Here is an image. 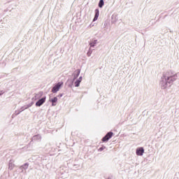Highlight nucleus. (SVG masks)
Wrapping results in <instances>:
<instances>
[{"label": "nucleus", "mask_w": 179, "mask_h": 179, "mask_svg": "<svg viewBox=\"0 0 179 179\" xmlns=\"http://www.w3.org/2000/svg\"><path fill=\"white\" fill-rule=\"evenodd\" d=\"M64 85V83H58L56 85H55L52 89V93H57V92L59 91V89H61V86Z\"/></svg>", "instance_id": "obj_2"}, {"label": "nucleus", "mask_w": 179, "mask_h": 179, "mask_svg": "<svg viewBox=\"0 0 179 179\" xmlns=\"http://www.w3.org/2000/svg\"><path fill=\"white\" fill-rule=\"evenodd\" d=\"M99 150H100V152H101V150H103V148H100Z\"/></svg>", "instance_id": "obj_11"}, {"label": "nucleus", "mask_w": 179, "mask_h": 179, "mask_svg": "<svg viewBox=\"0 0 179 179\" xmlns=\"http://www.w3.org/2000/svg\"><path fill=\"white\" fill-rule=\"evenodd\" d=\"M99 8H103V6H104V1L103 0L99 1Z\"/></svg>", "instance_id": "obj_10"}, {"label": "nucleus", "mask_w": 179, "mask_h": 179, "mask_svg": "<svg viewBox=\"0 0 179 179\" xmlns=\"http://www.w3.org/2000/svg\"><path fill=\"white\" fill-rule=\"evenodd\" d=\"M82 77H80L79 79H78L76 82H75V86L76 87H79L80 85V82H82Z\"/></svg>", "instance_id": "obj_7"}, {"label": "nucleus", "mask_w": 179, "mask_h": 179, "mask_svg": "<svg viewBox=\"0 0 179 179\" xmlns=\"http://www.w3.org/2000/svg\"><path fill=\"white\" fill-rule=\"evenodd\" d=\"M114 134L111 131H109L102 139V142H108L111 138H113V135Z\"/></svg>", "instance_id": "obj_3"}, {"label": "nucleus", "mask_w": 179, "mask_h": 179, "mask_svg": "<svg viewBox=\"0 0 179 179\" xmlns=\"http://www.w3.org/2000/svg\"><path fill=\"white\" fill-rule=\"evenodd\" d=\"M143 153H145V150L143 148H138L136 150V155L137 156H143Z\"/></svg>", "instance_id": "obj_5"}, {"label": "nucleus", "mask_w": 179, "mask_h": 179, "mask_svg": "<svg viewBox=\"0 0 179 179\" xmlns=\"http://www.w3.org/2000/svg\"><path fill=\"white\" fill-rule=\"evenodd\" d=\"M50 101L52 102V106L54 107V106H57V103H57V101H58V98L54 97L53 99H52L50 100Z\"/></svg>", "instance_id": "obj_8"}, {"label": "nucleus", "mask_w": 179, "mask_h": 179, "mask_svg": "<svg viewBox=\"0 0 179 179\" xmlns=\"http://www.w3.org/2000/svg\"><path fill=\"white\" fill-rule=\"evenodd\" d=\"M176 80H177V74H173L172 73V76L168 77L167 79L165 78V80H166V85H167V83H172V82Z\"/></svg>", "instance_id": "obj_1"}, {"label": "nucleus", "mask_w": 179, "mask_h": 179, "mask_svg": "<svg viewBox=\"0 0 179 179\" xmlns=\"http://www.w3.org/2000/svg\"><path fill=\"white\" fill-rule=\"evenodd\" d=\"M44 103H45V96L39 99L36 103V106L37 107H40L41 106H43V104H44Z\"/></svg>", "instance_id": "obj_4"}, {"label": "nucleus", "mask_w": 179, "mask_h": 179, "mask_svg": "<svg viewBox=\"0 0 179 179\" xmlns=\"http://www.w3.org/2000/svg\"><path fill=\"white\" fill-rule=\"evenodd\" d=\"M80 74V70H79V69L76 70L74 72V74H73L74 79H76L79 76Z\"/></svg>", "instance_id": "obj_9"}, {"label": "nucleus", "mask_w": 179, "mask_h": 179, "mask_svg": "<svg viewBox=\"0 0 179 179\" xmlns=\"http://www.w3.org/2000/svg\"><path fill=\"white\" fill-rule=\"evenodd\" d=\"M99 15H100V13L99 11V9H96L95 10V16L94 17L93 22H96V20H97V19H99Z\"/></svg>", "instance_id": "obj_6"}]
</instances>
